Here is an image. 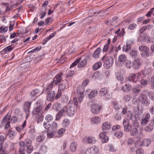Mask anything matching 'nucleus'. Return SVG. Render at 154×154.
Here are the masks:
<instances>
[{"label": "nucleus", "instance_id": "0e129e2a", "mask_svg": "<svg viewBox=\"0 0 154 154\" xmlns=\"http://www.w3.org/2000/svg\"><path fill=\"white\" fill-rule=\"evenodd\" d=\"M89 81V80L88 79H86L85 80L82 82V86L83 87H85L88 85Z\"/></svg>", "mask_w": 154, "mask_h": 154}, {"label": "nucleus", "instance_id": "864d4df0", "mask_svg": "<svg viewBox=\"0 0 154 154\" xmlns=\"http://www.w3.org/2000/svg\"><path fill=\"white\" fill-rule=\"evenodd\" d=\"M10 121L11 123L14 124L17 121L18 118L16 116H14L12 117L11 118H10Z\"/></svg>", "mask_w": 154, "mask_h": 154}, {"label": "nucleus", "instance_id": "49530a36", "mask_svg": "<svg viewBox=\"0 0 154 154\" xmlns=\"http://www.w3.org/2000/svg\"><path fill=\"white\" fill-rule=\"evenodd\" d=\"M40 91L39 89H36L32 91L31 92V95L32 97L35 96Z\"/></svg>", "mask_w": 154, "mask_h": 154}, {"label": "nucleus", "instance_id": "aec40b11", "mask_svg": "<svg viewBox=\"0 0 154 154\" xmlns=\"http://www.w3.org/2000/svg\"><path fill=\"white\" fill-rule=\"evenodd\" d=\"M100 138L101 139V141L103 143L107 142L109 140V137L106 136L104 133H100L99 135Z\"/></svg>", "mask_w": 154, "mask_h": 154}, {"label": "nucleus", "instance_id": "393cba45", "mask_svg": "<svg viewBox=\"0 0 154 154\" xmlns=\"http://www.w3.org/2000/svg\"><path fill=\"white\" fill-rule=\"evenodd\" d=\"M91 123L92 124H97L100 122V119L98 116H94L91 119Z\"/></svg>", "mask_w": 154, "mask_h": 154}, {"label": "nucleus", "instance_id": "58836bf2", "mask_svg": "<svg viewBox=\"0 0 154 154\" xmlns=\"http://www.w3.org/2000/svg\"><path fill=\"white\" fill-rule=\"evenodd\" d=\"M130 55L134 58H136L137 56V51H136L131 50L129 52Z\"/></svg>", "mask_w": 154, "mask_h": 154}, {"label": "nucleus", "instance_id": "338daca9", "mask_svg": "<svg viewBox=\"0 0 154 154\" xmlns=\"http://www.w3.org/2000/svg\"><path fill=\"white\" fill-rule=\"evenodd\" d=\"M140 83L142 85H146L148 84V82L146 79H142L140 81Z\"/></svg>", "mask_w": 154, "mask_h": 154}, {"label": "nucleus", "instance_id": "ddd939ff", "mask_svg": "<svg viewBox=\"0 0 154 154\" xmlns=\"http://www.w3.org/2000/svg\"><path fill=\"white\" fill-rule=\"evenodd\" d=\"M62 76V73H59L53 79L52 83L56 85L60 83L61 81L62 78H61Z\"/></svg>", "mask_w": 154, "mask_h": 154}, {"label": "nucleus", "instance_id": "9d476101", "mask_svg": "<svg viewBox=\"0 0 154 154\" xmlns=\"http://www.w3.org/2000/svg\"><path fill=\"white\" fill-rule=\"evenodd\" d=\"M37 107L34 109L33 111V113L34 115H39V114H41L43 112V110H42V104L39 103H37Z\"/></svg>", "mask_w": 154, "mask_h": 154}, {"label": "nucleus", "instance_id": "79ce46f5", "mask_svg": "<svg viewBox=\"0 0 154 154\" xmlns=\"http://www.w3.org/2000/svg\"><path fill=\"white\" fill-rule=\"evenodd\" d=\"M61 105L58 103H56L54 104L53 106V108L56 111H58L61 108Z\"/></svg>", "mask_w": 154, "mask_h": 154}, {"label": "nucleus", "instance_id": "dca6fc26", "mask_svg": "<svg viewBox=\"0 0 154 154\" xmlns=\"http://www.w3.org/2000/svg\"><path fill=\"white\" fill-rule=\"evenodd\" d=\"M109 92L108 89L106 88H101L99 93V94L101 96H105V97L107 98H110V97H108L107 96L108 94V92Z\"/></svg>", "mask_w": 154, "mask_h": 154}, {"label": "nucleus", "instance_id": "680f3d73", "mask_svg": "<svg viewBox=\"0 0 154 154\" xmlns=\"http://www.w3.org/2000/svg\"><path fill=\"white\" fill-rule=\"evenodd\" d=\"M74 72L73 71H69L66 75V78H69L72 77L74 74Z\"/></svg>", "mask_w": 154, "mask_h": 154}, {"label": "nucleus", "instance_id": "bb28decb", "mask_svg": "<svg viewBox=\"0 0 154 154\" xmlns=\"http://www.w3.org/2000/svg\"><path fill=\"white\" fill-rule=\"evenodd\" d=\"M78 65V67L80 68L85 66L87 64V60L86 58L82 59L81 61H79Z\"/></svg>", "mask_w": 154, "mask_h": 154}, {"label": "nucleus", "instance_id": "412c9836", "mask_svg": "<svg viewBox=\"0 0 154 154\" xmlns=\"http://www.w3.org/2000/svg\"><path fill=\"white\" fill-rule=\"evenodd\" d=\"M55 93L54 91H52L50 92L47 96V99L48 101H51L54 98Z\"/></svg>", "mask_w": 154, "mask_h": 154}, {"label": "nucleus", "instance_id": "9b49d317", "mask_svg": "<svg viewBox=\"0 0 154 154\" xmlns=\"http://www.w3.org/2000/svg\"><path fill=\"white\" fill-rule=\"evenodd\" d=\"M83 89L81 86H79L77 87V94H78L79 96V102L81 103L82 100L83 98L84 97V94Z\"/></svg>", "mask_w": 154, "mask_h": 154}, {"label": "nucleus", "instance_id": "7c9ffc66", "mask_svg": "<svg viewBox=\"0 0 154 154\" xmlns=\"http://www.w3.org/2000/svg\"><path fill=\"white\" fill-rule=\"evenodd\" d=\"M153 125L150 122L148 125L145 127V129L147 132H150L153 129Z\"/></svg>", "mask_w": 154, "mask_h": 154}, {"label": "nucleus", "instance_id": "20e7f679", "mask_svg": "<svg viewBox=\"0 0 154 154\" xmlns=\"http://www.w3.org/2000/svg\"><path fill=\"white\" fill-rule=\"evenodd\" d=\"M147 93H148V91L147 90L143 91L140 94V97L142 103L148 106L149 105L150 103L148 101L147 97L146 95Z\"/></svg>", "mask_w": 154, "mask_h": 154}, {"label": "nucleus", "instance_id": "a211bd4d", "mask_svg": "<svg viewBox=\"0 0 154 154\" xmlns=\"http://www.w3.org/2000/svg\"><path fill=\"white\" fill-rule=\"evenodd\" d=\"M142 64L140 60L138 58H136L133 61V68L135 69H138Z\"/></svg>", "mask_w": 154, "mask_h": 154}, {"label": "nucleus", "instance_id": "f704fd0d", "mask_svg": "<svg viewBox=\"0 0 154 154\" xmlns=\"http://www.w3.org/2000/svg\"><path fill=\"white\" fill-rule=\"evenodd\" d=\"M56 85L54 84V83H52V82H51V83L48 85L47 86V88H46L45 90H44L43 91L47 92V93H48L49 92H50L51 91H50L52 89L54 85Z\"/></svg>", "mask_w": 154, "mask_h": 154}, {"label": "nucleus", "instance_id": "cd10ccee", "mask_svg": "<svg viewBox=\"0 0 154 154\" xmlns=\"http://www.w3.org/2000/svg\"><path fill=\"white\" fill-rule=\"evenodd\" d=\"M101 49L100 48H98L95 50L93 53V57L94 58H97L99 57Z\"/></svg>", "mask_w": 154, "mask_h": 154}, {"label": "nucleus", "instance_id": "c85d7f7f", "mask_svg": "<svg viewBox=\"0 0 154 154\" xmlns=\"http://www.w3.org/2000/svg\"><path fill=\"white\" fill-rule=\"evenodd\" d=\"M150 143V139H144L141 145L142 146H147Z\"/></svg>", "mask_w": 154, "mask_h": 154}, {"label": "nucleus", "instance_id": "e433bc0d", "mask_svg": "<svg viewBox=\"0 0 154 154\" xmlns=\"http://www.w3.org/2000/svg\"><path fill=\"white\" fill-rule=\"evenodd\" d=\"M77 146V143L75 142H73L71 144L70 149L72 152H73L76 150Z\"/></svg>", "mask_w": 154, "mask_h": 154}, {"label": "nucleus", "instance_id": "603ef678", "mask_svg": "<svg viewBox=\"0 0 154 154\" xmlns=\"http://www.w3.org/2000/svg\"><path fill=\"white\" fill-rule=\"evenodd\" d=\"M81 58H79L75 61L70 66L69 68H71L75 66L78 63H79V61L81 60Z\"/></svg>", "mask_w": 154, "mask_h": 154}, {"label": "nucleus", "instance_id": "39448f33", "mask_svg": "<svg viewBox=\"0 0 154 154\" xmlns=\"http://www.w3.org/2000/svg\"><path fill=\"white\" fill-rule=\"evenodd\" d=\"M138 49L140 51H142L141 53V55L143 57L145 58L149 56V49L147 46L143 45L140 46Z\"/></svg>", "mask_w": 154, "mask_h": 154}, {"label": "nucleus", "instance_id": "ea45409f", "mask_svg": "<svg viewBox=\"0 0 154 154\" xmlns=\"http://www.w3.org/2000/svg\"><path fill=\"white\" fill-rule=\"evenodd\" d=\"M126 66L128 68L130 69L133 67V62L130 60H127L126 62Z\"/></svg>", "mask_w": 154, "mask_h": 154}, {"label": "nucleus", "instance_id": "5fc2aeb1", "mask_svg": "<svg viewBox=\"0 0 154 154\" xmlns=\"http://www.w3.org/2000/svg\"><path fill=\"white\" fill-rule=\"evenodd\" d=\"M65 131L66 129L65 128H61L58 130V134L61 136L65 132Z\"/></svg>", "mask_w": 154, "mask_h": 154}, {"label": "nucleus", "instance_id": "3c124183", "mask_svg": "<svg viewBox=\"0 0 154 154\" xmlns=\"http://www.w3.org/2000/svg\"><path fill=\"white\" fill-rule=\"evenodd\" d=\"M148 95L149 98L152 100H154V92L152 91L150 92L148 91V93H147Z\"/></svg>", "mask_w": 154, "mask_h": 154}, {"label": "nucleus", "instance_id": "a19ab883", "mask_svg": "<svg viewBox=\"0 0 154 154\" xmlns=\"http://www.w3.org/2000/svg\"><path fill=\"white\" fill-rule=\"evenodd\" d=\"M45 139V137L43 134L41 135L38 136L36 138V140L37 142H42Z\"/></svg>", "mask_w": 154, "mask_h": 154}, {"label": "nucleus", "instance_id": "473e14b6", "mask_svg": "<svg viewBox=\"0 0 154 154\" xmlns=\"http://www.w3.org/2000/svg\"><path fill=\"white\" fill-rule=\"evenodd\" d=\"M116 48L114 46H112L110 48L109 52V54L111 55H114V56L116 55V53L117 52L116 51Z\"/></svg>", "mask_w": 154, "mask_h": 154}, {"label": "nucleus", "instance_id": "4be33fe9", "mask_svg": "<svg viewBox=\"0 0 154 154\" xmlns=\"http://www.w3.org/2000/svg\"><path fill=\"white\" fill-rule=\"evenodd\" d=\"M65 112L63 111V107L61 110H60L59 112L57 114L56 116L55 120L56 121H59L61 117L64 115V112Z\"/></svg>", "mask_w": 154, "mask_h": 154}, {"label": "nucleus", "instance_id": "6e6552de", "mask_svg": "<svg viewBox=\"0 0 154 154\" xmlns=\"http://www.w3.org/2000/svg\"><path fill=\"white\" fill-rule=\"evenodd\" d=\"M139 127L137 126H130V134L132 136H134L138 134H141V131L139 130Z\"/></svg>", "mask_w": 154, "mask_h": 154}, {"label": "nucleus", "instance_id": "4d7b16f0", "mask_svg": "<svg viewBox=\"0 0 154 154\" xmlns=\"http://www.w3.org/2000/svg\"><path fill=\"white\" fill-rule=\"evenodd\" d=\"M137 26L136 24L133 23L129 25L128 27V29L131 30H133L135 29Z\"/></svg>", "mask_w": 154, "mask_h": 154}, {"label": "nucleus", "instance_id": "e2e57ef3", "mask_svg": "<svg viewBox=\"0 0 154 154\" xmlns=\"http://www.w3.org/2000/svg\"><path fill=\"white\" fill-rule=\"evenodd\" d=\"M128 108L126 107H124L122 108L121 113L125 115L128 113Z\"/></svg>", "mask_w": 154, "mask_h": 154}, {"label": "nucleus", "instance_id": "4c0bfd02", "mask_svg": "<svg viewBox=\"0 0 154 154\" xmlns=\"http://www.w3.org/2000/svg\"><path fill=\"white\" fill-rule=\"evenodd\" d=\"M132 92L135 94H137L140 92V89L135 86H134L132 89Z\"/></svg>", "mask_w": 154, "mask_h": 154}, {"label": "nucleus", "instance_id": "b1692460", "mask_svg": "<svg viewBox=\"0 0 154 154\" xmlns=\"http://www.w3.org/2000/svg\"><path fill=\"white\" fill-rule=\"evenodd\" d=\"M10 116L8 115V113L3 118L2 121V124L4 125L5 123L10 122Z\"/></svg>", "mask_w": 154, "mask_h": 154}, {"label": "nucleus", "instance_id": "a18cd8bd", "mask_svg": "<svg viewBox=\"0 0 154 154\" xmlns=\"http://www.w3.org/2000/svg\"><path fill=\"white\" fill-rule=\"evenodd\" d=\"M53 119V116L50 114L47 115L45 118V120L48 122H49L52 121Z\"/></svg>", "mask_w": 154, "mask_h": 154}, {"label": "nucleus", "instance_id": "2eb2a0df", "mask_svg": "<svg viewBox=\"0 0 154 154\" xmlns=\"http://www.w3.org/2000/svg\"><path fill=\"white\" fill-rule=\"evenodd\" d=\"M31 104V103L26 102L25 103L23 109L26 114V118L28 116L30 112L29 109Z\"/></svg>", "mask_w": 154, "mask_h": 154}, {"label": "nucleus", "instance_id": "8fccbe9b", "mask_svg": "<svg viewBox=\"0 0 154 154\" xmlns=\"http://www.w3.org/2000/svg\"><path fill=\"white\" fill-rule=\"evenodd\" d=\"M55 130H53L51 131H49L48 133L47 134V135L48 137L49 138H51L54 136V134L55 133Z\"/></svg>", "mask_w": 154, "mask_h": 154}, {"label": "nucleus", "instance_id": "423d86ee", "mask_svg": "<svg viewBox=\"0 0 154 154\" xmlns=\"http://www.w3.org/2000/svg\"><path fill=\"white\" fill-rule=\"evenodd\" d=\"M91 112L94 114H97L99 113L101 109L102 106L97 104L94 103L91 106Z\"/></svg>", "mask_w": 154, "mask_h": 154}, {"label": "nucleus", "instance_id": "6ab92c4d", "mask_svg": "<svg viewBox=\"0 0 154 154\" xmlns=\"http://www.w3.org/2000/svg\"><path fill=\"white\" fill-rule=\"evenodd\" d=\"M6 135L9 139L12 140L14 139V137L16 136V132L15 131L9 129L7 132Z\"/></svg>", "mask_w": 154, "mask_h": 154}, {"label": "nucleus", "instance_id": "6e6d98bb", "mask_svg": "<svg viewBox=\"0 0 154 154\" xmlns=\"http://www.w3.org/2000/svg\"><path fill=\"white\" fill-rule=\"evenodd\" d=\"M95 140V139L94 137H89L87 139L86 141L88 143H93Z\"/></svg>", "mask_w": 154, "mask_h": 154}, {"label": "nucleus", "instance_id": "a878e982", "mask_svg": "<svg viewBox=\"0 0 154 154\" xmlns=\"http://www.w3.org/2000/svg\"><path fill=\"white\" fill-rule=\"evenodd\" d=\"M102 128L104 131H106L110 128V126L109 123L104 122L103 124Z\"/></svg>", "mask_w": 154, "mask_h": 154}, {"label": "nucleus", "instance_id": "13d9d810", "mask_svg": "<svg viewBox=\"0 0 154 154\" xmlns=\"http://www.w3.org/2000/svg\"><path fill=\"white\" fill-rule=\"evenodd\" d=\"M13 49V48L11 46H9L4 48L3 51L5 52H9Z\"/></svg>", "mask_w": 154, "mask_h": 154}, {"label": "nucleus", "instance_id": "f03ea898", "mask_svg": "<svg viewBox=\"0 0 154 154\" xmlns=\"http://www.w3.org/2000/svg\"><path fill=\"white\" fill-rule=\"evenodd\" d=\"M19 143L26 148V151L28 154L31 153L33 150V147L32 145V140L29 138L26 139L24 141H20Z\"/></svg>", "mask_w": 154, "mask_h": 154}, {"label": "nucleus", "instance_id": "37998d69", "mask_svg": "<svg viewBox=\"0 0 154 154\" xmlns=\"http://www.w3.org/2000/svg\"><path fill=\"white\" fill-rule=\"evenodd\" d=\"M123 135V132L120 131L116 132L114 134L115 136L119 138H121Z\"/></svg>", "mask_w": 154, "mask_h": 154}, {"label": "nucleus", "instance_id": "f257e3e1", "mask_svg": "<svg viewBox=\"0 0 154 154\" xmlns=\"http://www.w3.org/2000/svg\"><path fill=\"white\" fill-rule=\"evenodd\" d=\"M73 103L71 105L68 106H65L63 107V111L65 112H67V114L70 116L74 114L76 110V108L75 106H77L78 105L77 98L76 97L74 98Z\"/></svg>", "mask_w": 154, "mask_h": 154}, {"label": "nucleus", "instance_id": "c756f323", "mask_svg": "<svg viewBox=\"0 0 154 154\" xmlns=\"http://www.w3.org/2000/svg\"><path fill=\"white\" fill-rule=\"evenodd\" d=\"M19 145L20 147L19 149V154H25V151L26 149V148L20 143H19Z\"/></svg>", "mask_w": 154, "mask_h": 154}, {"label": "nucleus", "instance_id": "774afa93", "mask_svg": "<svg viewBox=\"0 0 154 154\" xmlns=\"http://www.w3.org/2000/svg\"><path fill=\"white\" fill-rule=\"evenodd\" d=\"M57 127V124L56 122H54L52 123L51 125V128L53 129L56 128Z\"/></svg>", "mask_w": 154, "mask_h": 154}, {"label": "nucleus", "instance_id": "5701e85b", "mask_svg": "<svg viewBox=\"0 0 154 154\" xmlns=\"http://www.w3.org/2000/svg\"><path fill=\"white\" fill-rule=\"evenodd\" d=\"M131 88V86L129 84L125 85L122 87L123 91L125 92H128L130 91Z\"/></svg>", "mask_w": 154, "mask_h": 154}, {"label": "nucleus", "instance_id": "09e8293b", "mask_svg": "<svg viewBox=\"0 0 154 154\" xmlns=\"http://www.w3.org/2000/svg\"><path fill=\"white\" fill-rule=\"evenodd\" d=\"M95 31L94 28L93 27H90L87 30L86 33L89 34L93 33Z\"/></svg>", "mask_w": 154, "mask_h": 154}, {"label": "nucleus", "instance_id": "69168bd1", "mask_svg": "<svg viewBox=\"0 0 154 154\" xmlns=\"http://www.w3.org/2000/svg\"><path fill=\"white\" fill-rule=\"evenodd\" d=\"M143 150L141 148L139 149H137L136 150V152L137 154H143Z\"/></svg>", "mask_w": 154, "mask_h": 154}, {"label": "nucleus", "instance_id": "7ed1b4c3", "mask_svg": "<svg viewBox=\"0 0 154 154\" xmlns=\"http://www.w3.org/2000/svg\"><path fill=\"white\" fill-rule=\"evenodd\" d=\"M102 60L103 61L104 66L106 69H109L111 67L114 62L113 59L111 56L106 57L105 56H104L102 58Z\"/></svg>", "mask_w": 154, "mask_h": 154}, {"label": "nucleus", "instance_id": "de8ad7c7", "mask_svg": "<svg viewBox=\"0 0 154 154\" xmlns=\"http://www.w3.org/2000/svg\"><path fill=\"white\" fill-rule=\"evenodd\" d=\"M127 117L128 120H131L132 119L133 116L132 112L130 110H128L127 113Z\"/></svg>", "mask_w": 154, "mask_h": 154}, {"label": "nucleus", "instance_id": "f3484780", "mask_svg": "<svg viewBox=\"0 0 154 154\" xmlns=\"http://www.w3.org/2000/svg\"><path fill=\"white\" fill-rule=\"evenodd\" d=\"M123 125L124 127V130L125 131L129 132L130 131L129 122L128 119H125L123 122Z\"/></svg>", "mask_w": 154, "mask_h": 154}, {"label": "nucleus", "instance_id": "bf43d9fd", "mask_svg": "<svg viewBox=\"0 0 154 154\" xmlns=\"http://www.w3.org/2000/svg\"><path fill=\"white\" fill-rule=\"evenodd\" d=\"M116 78L118 80L120 81H122L124 79L122 76L119 73H117L116 74Z\"/></svg>", "mask_w": 154, "mask_h": 154}, {"label": "nucleus", "instance_id": "f8f14e48", "mask_svg": "<svg viewBox=\"0 0 154 154\" xmlns=\"http://www.w3.org/2000/svg\"><path fill=\"white\" fill-rule=\"evenodd\" d=\"M99 149L96 146L91 147L86 151L85 154H98Z\"/></svg>", "mask_w": 154, "mask_h": 154}, {"label": "nucleus", "instance_id": "4468645a", "mask_svg": "<svg viewBox=\"0 0 154 154\" xmlns=\"http://www.w3.org/2000/svg\"><path fill=\"white\" fill-rule=\"evenodd\" d=\"M150 118V116L149 113L146 114L145 117L141 119V124L143 126L145 125L149 121Z\"/></svg>", "mask_w": 154, "mask_h": 154}, {"label": "nucleus", "instance_id": "c03bdc74", "mask_svg": "<svg viewBox=\"0 0 154 154\" xmlns=\"http://www.w3.org/2000/svg\"><path fill=\"white\" fill-rule=\"evenodd\" d=\"M112 104L113 106V108L115 109L116 110H119L120 107L118 104V103L115 101H113L112 102Z\"/></svg>", "mask_w": 154, "mask_h": 154}, {"label": "nucleus", "instance_id": "c9c22d12", "mask_svg": "<svg viewBox=\"0 0 154 154\" xmlns=\"http://www.w3.org/2000/svg\"><path fill=\"white\" fill-rule=\"evenodd\" d=\"M102 65V63L100 62H96L93 66V68L95 70H96L100 68Z\"/></svg>", "mask_w": 154, "mask_h": 154}, {"label": "nucleus", "instance_id": "052dcab7", "mask_svg": "<svg viewBox=\"0 0 154 154\" xmlns=\"http://www.w3.org/2000/svg\"><path fill=\"white\" fill-rule=\"evenodd\" d=\"M69 120L67 119H65L63 121V124L65 127L69 125Z\"/></svg>", "mask_w": 154, "mask_h": 154}, {"label": "nucleus", "instance_id": "72a5a7b5", "mask_svg": "<svg viewBox=\"0 0 154 154\" xmlns=\"http://www.w3.org/2000/svg\"><path fill=\"white\" fill-rule=\"evenodd\" d=\"M66 84L65 82H63L58 86V91H62L65 89L66 88Z\"/></svg>", "mask_w": 154, "mask_h": 154}, {"label": "nucleus", "instance_id": "0eeeda50", "mask_svg": "<svg viewBox=\"0 0 154 154\" xmlns=\"http://www.w3.org/2000/svg\"><path fill=\"white\" fill-rule=\"evenodd\" d=\"M140 75V73L139 72L135 74L132 73L129 76L128 80L130 82H133L134 83H136L139 80V77Z\"/></svg>", "mask_w": 154, "mask_h": 154}, {"label": "nucleus", "instance_id": "2f4dec72", "mask_svg": "<svg viewBox=\"0 0 154 154\" xmlns=\"http://www.w3.org/2000/svg\"><path fill=\"white\" fill-rule=\"evenodd\" d=\"M98 91L96 90H92L90 91L88 95L90 98H92L94 97L97 94Z\"/></svg>", "mask_w": 154, "mask_h": 154}, {"label": "nucleus", "instance_id": "1a4fd4ad", "mask_svg": "<svg viewBox=\"0 0 154 154\" xmlns=\"http://www.w3.org/2000/svg\"><path fill=\"white\" fill-rule=\"evenodd\" d=\"M126 56L124 54H121L119 55L118 57V60L117 62L118 65L120 67L123 66L125 63V62L126 60Z\"/></svg>", "mask_w": 154, "mask_h": 154}]
</instances>
